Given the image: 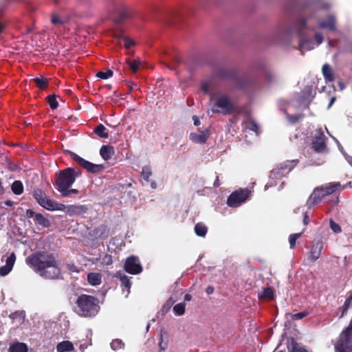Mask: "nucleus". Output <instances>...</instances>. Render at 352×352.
<instances>
[{
	"label": "nucleus",
	"mask_w": 352,
	"mask_h": 352,
	"mask_svg": "<svg viewBox=\"0 0 352 352\" xmlns=\"http://www.w3.org/2000/svg\"><path fill=\"white\" fill-rule=\"evenodd\" d=\"M184 300L186 301H190L191 300V296L190 294H186L184 296Z\"/></svg>",
	"instance_id": "54"
},
{
	"label": "nucleus",
	"mask_w": 352,
	"mask_h": 352,
	"mask_svg": "<svg viewBox=\"0 0 352 352\" xmlns=\"http://www.w3.org/2000/svg\"><path fill=\"white\" fill-rule=\"evenodd\" d=\"M322 74L327 82H331L334 80V73L331 67L328 64H324L322 68Z\"/></svg>",
	"instance_id": "21"
},
{
	"label": "nucleus",
	"mask_w": 352,
	"mask_h": 352,
	"mask_svg": "<svg viewBox=\"0 0 352 352\" xmlns=\"http://www.w3.org/2000/svg\"><path fill=\"white\" fill-rule=\"evenodd\" d=\"M69 153L75 162L91 173H98L102 169L101 165L92 164L73 152L69 151Z\"/></svg>",
	"instance_id": "9"
},
{
	"label": "nucleus",
	"mask_w": 352,
	"mask_h": 352,
	"mask_svg": "<svg viewBox=\"0 0 352 352\" xmlns=\"http://www.w3.org/2000/svg\"><path fill=\"white\" fill-rule=\"evenodd\" d=\"M94 132L97 135L102 138H108V133L106 132V128L102 124H99L95 129Z\"/></svg>",
	"instance_id": "30"
},
{
	"label": "nucleus",
	"mask_w": 352,
	"mask_h": 352,
	"mask_svg": "<svg viewBox=\"0 0 352 352\" xmlns=\"http://www.w3.org/2000/svg\"><path fill=\"white\" fill-rule=\"evenodd\" d=\"M201 89L204 92H207L209 89L208 85H207L206 83L202 84Z\"/></svg>",
	"instance_id": "50"
},
{
	"label": "nucleus",
	"mask_w": 352,
	"mask_h": 352,
	"mask_svg": "<svg viewBox=\"0 0 352 352\" xmlns=\"http://www.w3.org/2000/svg\"><path fill=\"white\" fill-rule=\"evenodd\" d=\"M72 270H73V271L78 272L77 270H76V267H72Z\"/></svg>",
	"instance_id": "61"
},
{
	"label": "nucleus",
	"mask_w": 352,
	"mask_h": 352,
	"mask_svg": "<svg viewBox=\"0 0 352 352\" xmlns=\"http://www.w3.org/2000/svg\"><path fill=\"white\" fill-rule=\"evenodd\" d=\"M296 164V162L294 161H292V162H287L285 164V167H281L280 168H278V169H275L274 170L272 173H271V177H276L279 174H284V170L285 169H288L289 170H290Z\"/></svg>",
	"instance_id": "22"
},
{
	"label": "nucleus",
	"mask_w": 352,
	"mask_h": 352,
	"mask_svg": "<svg viewBox=\"0 0 352 352\" xmlns=\"http://www.w3.org/2000/svg\"><path fill=\"white\" fill-rule=\"evenodd\" d=\"M288 316H290L292 317V318L294 320H300L307 316V312H300V313L295 314L293 315L288 314Z\"/></svg>",
	"instance_id": "44"
},
{
	"label": "nucleus",
	"mask_w": 352,
	"mask_h": 352,
	"mask_svg": "<svg viewBox=\"0 0 352 352\" xmlns=\"http://www.w3.org/2000/svg\"><path fill=\"white\" fill-rule=\"evenodd\" d=\"M330 227L331 230L336 233H338L341 231L340 226L332 221H330Z\"/></svg>",
	"instance_id": "45"
},
{
	"label": "nucleus",
	"mask_w": 352,
	"mask_h": 352,
	"mask_svg": "<svg viewBox=\"0 0 352 352\" xmlns=\"http://www.w3.org/2000/svg\"><path fill=\"white\" fill-rule=\"evenodd\" d=\"M34 197L40 206L48 210L65 211L69 214H79L82 210V206H66L64 204H58L50 199L41 190H37L34 192Z\"/></svg>",
	"instance_id": "3"
},
{
	"label": "nucleus",
	"mask_w": 352,
	"mask_h": 352,
	"mask_svg": "<svg viewBox=\"0 0 352 352\" xmlns=\"http://www.w3.org/2000/svg\"><path fill=\"white\" fill-rule=\"evenodd\" d=\"M77 171L72 168H67L60 171L56 179L58 190L63 197H67L71 192L77 194L78 190L76 189H69L75 182L76 177L79 175Z\"/></svg>",
	"instance_id": "4"
},
{
	"label": "nucleus",
	"mask_w": 352,
	"mask_h": 352,
	"mask_svg": "<svg viewBox=\"0 0 352 352\" xmlns=\"http://www.w3.org/2000/svg\"><path fill=\"white\" fill-rule=\"evenodd\" d=\"M114 12L115 14L118 15L117 16L113 17V21L116 23H119L121 21L130 17L132 14V9L129 6L124 4L118 6Z\"/></svg>",
	"instance_id": "11"
},
{
	"label": "nucleus",
	"mask_w": 352,
	"mask_h": 352,
	"mask_svg": "<svg viewBox=\"0 0 352 352\" xmlns=\"http://www.w3.org/2000/svg\"><path fill=\"white\" fill-rule=\"evenodd\" d=\"M152 175V170L149 166H144L142 170V177L146 182L149 180L150 177Z\"/></svg>",
	"instance_id": "36"
},
{
	"label": "nucleus",
	"mask_w": 352,
	"mask_h": 352,
	"mask_svg": "<svg viewBox=\"0 0 352 352\" xmlns=\"http://www.w3.org/2000/svg\"><path fill=\"white\" fill-rule=\"evenodd\" d=\"M288 119L291 122H295L299 119V117L298 116H288Z\"/></svg>",
	"instance_id": "47"
},
{
	"label": "nucleus",
	"mask_w": 352,
	"mask_h": 352,
	"mask_svg": "<svg viewBox=\"0 0 352 352\" xmlns=\"http://www.w3.org/2000/svg\"><path fill=\"white\" fill-rule=\"evenodd\" d=\"M48 102H49L50 107L52 109H55L58 107V101L56 100L55 96H48Z\"/></svg>",
	"instance_id": "42"
},
{
	"label": "nucleus",
	"mask_w": 352,
	"mask_h": 352,
	"mask_svg": "<svg viewBox=\"0 0 352 352\" xmlns=\"http://www.w3.org/2000/svg\"><path fill=\"white\" fill-rule=\"evenodd\" d=\"M16 260V256L14 253H12L6 261V265L1 267H0V275L2 276H6L8 274L14 265V263Z\"/></svg>",
	"instance_id": "12"
},
{
	"label": "nucleus",
	"mask_w": 352,
	"mask_h": 352,
	"mask_svg": "<svg viewBox=\"0 0 352 352\" xmlns=\"http://www.w3.org/2000/svg\"><path fill=\"white\" fill-rule=\"evenodd\" d=\"M10 352H28V346L25 344L17 342L10 346Z\"/></svg>",
	"instance_id": "24"
},
{
	"label": "nucleus",
	"mask_w": 352,
	"mask_h": 352,
	"mask_svg": "<svg viewBox=\"0 0 352 352\" xmlns=\"http://www.w3.org/2000/svg\"><path fill=\"white\" fill-rule=\"evenodd\" d=\"M33 214H34L33 210H27L26 215H27L28 217L31 218V217H33Z\"/></svg>",
	"instance_id": "52"
},
{
	"label": "nucleus",
	"mask_w": 352,
	"mask_h": 352,
	"mask_svg": "<svg viewBox=\"0 0 352 352\" xmlns=\"http://www.w3.org/2000/svg\"><path fill=\"white\" fill-rule=\"evenodd\" d=\"M334 101H335V98H332L331 99V101H330V102H329V105H328V108H329V107L333 104V103L334 102Z\"/></svg>",
	"instance_id": "56"
},
{
	"label": "nucleus",
	"mask_w": 352,
	"mask_h": 352,
	"mask_svg": "<svg viewBox=\"0 0 352 352\" xmlns=\"http://www.w3.org/2000/svg\"><path fill=\"white\" fill-rule=\"evenodd\" d=\"M174 312L178 315H183L185 312V305L184 303H178L173 307Z\"/></svg>",
	"instance_id": "37"
},
{
	"label": "nucleus",
	"mask_w": 352,
	"mask_h": 352,
	"mask_svg": "<svg viewBox=\"0 0 352 352\" xmlns=\"http://www.w3.org/2000/svg\"><path fill=\"white\" fill-rule=\"evenodd\" d=\"M12 192L15 195H21L23 192V185L20 181H15L11 186Z\"/></svg>",
	"instance_id": "27"
},
{
	"label": "nucleus",
	"mask_w": 352,
	"mask_h": 352,
	"mask_svg": "<svg viewBox=\"0 0 352 352\" xmlns=\"http://www.w3.org/2000/svg\"><path fill=\"white\" fill-rule=\"evenodd\" d=\"M318 136L313 142V148L315 151L322 152L324 149V135L320 131H317Z\"/></svg>",
	"instance_id": "15"
},
{
	"label": "nucleus",
	"mask_w": 352,
	"mask_h": 352,
	"mask_svg": "<svg viewBox=\"0 0 352 352\" xmlns=\"http://www.w3.org/2000/svg\"><path fill=\"white\" fill-rule=\"evenodd\" d=\"M206 293L208 294H211L214 292V288L211 286H208L207 288H206Z\"/></svg>",
	"instance_id": "49"
},
{
	"label": "nucleus",
	"mask_w": 352,
	"mask_h": 352,
	"mask_svg": "<svg viewBox=\"0 0 352 352\" xmlns=\"http://www.w3.org/2000/svg\"><path fill=\"white\" fill-rule=\"evenodd\" d=\"M74 346L70 341H62L56 346L57 352H71L74 351Z\"/></svg>",
	"instance_id": "20"
},
{
	"label": "nucleus",
	"mask_w": 352,
	"mask_h": 352,
	"mask_svg": "<svg viewBox=\"0 0 352 352\" xmlns=\"http://www.w3.org/2000/svg\"><path fill=\"white\" fill-rule=\"evenodd\" d=\"M349 162L351 164L352 166V159L351 160H349Z\"/></svg>",
	"instance_id": "63"
},
{
	"label": "nucleus",
	"mask_w": 352,
	"mask_h": 352,
	"mask_svg": "<svg viewBox=\"0 0 352 352\" xmlns=\"http://www.w3.org/2000/svg\"><path fill=\"white\" fill-rule=\"evenodd\" d=\"M120 279L122 283V285L126 289V296H127L129 294V289L131 285V283L130 281V278L128 277L126 275H122L119 273Z\"/></svg>",
	"instance_id": "25"
},
{
	"label": "nucleus",
	"mask_w": 352,
	"mask_h": 352,
	"mask_svg": "<svg viewBox=\"0 0 352 352\" xmlns=\"http://www.w3.org/2000/svg\"><path fill=\"white\" fill-rule=\"evenodd\" d=\"M100 154L105 161L109 160L114 154V148L109 145H104L100 148Z\"/></svg>",
	"instance_id": "19"
},
{
	"label": "nucleus",
	"mask_w": 352,
	"mask_h": 352,
	"mask_svg": "<svg viewBox=\"0 0 352 352\" xmlns=\"http://www.w3.org/2000/svg\"><path fill=\"white\" fill-rule=\"evenodd\" d=\"M307 28V19L300 18L293 24L282 27L276 36L280 42L285 44H289L294 39L300 37L299 50L302 54H304L316 47L314 41L311 39L301 37V34Z\"/></svg>",
	"instance_id": "1"
},
{
	"label": "nucleus",
	"mask_w": 352,
	"mask_h": 352,
	"mask_svg": "<svg viewBox=\"0 0 352 352\" xmlns=\"http://www.w3.org/2000/svg\"><path fill=\"white\" fill-rule=\"evenodd\" d=\"M335 349L336 352H352V323L340 335Z\"/></svg>",
	"instance_id": "6"
},
{
	"label": "nucleus",
	"mask_w": 352,
	"mask_h": 352,
	"mask_svg": "<svg viewBox=\"0 0 352 352\" xmlns=\"http://www.w3.org/2000/svg\"><path fill=\"white\" fill-rule=\"evenodd\" d=\"M334 101H335V98H332L331 99V101H330V102H329V105H328V108H329V107L333 104V103L334 102Z\"/></svg>",
	"instance_id": "55"
},
{
	"label": "nucleus",
	"mask_w": 352,
	"mask_h": 352,
	"mask_svg": "<svg viewBox=\"0 0 352 352\" xmlns=\"http://www.w3.org/2000/svg\"><path fill=\"white\" fill-rule=\"evenodd\" d=\"M245 127L249 130L254 131L256 133H258L259 132V126L255 122V121L252 120H248L245 122Z\"/></svg>",
	"instance_id": "28"
},
{
	"label": "nucleus",
	"mask_w": 352,
	"mask_h": 352,
	"mask_svg": "<svg viewBox=\"0 0 352 352\" xmlns=\"http://www.w3.org/2000/svg\"><path fill=\"white\" fill-rule=\"evenodd\" d=\"M307 100H309L313 97L312 91H311L310 88H307Z\"/></svg>",
	"instance_id": "48"
},
{
	"label": "nucleus",
	"mask_w": 352,
	"mask_h": 352,
	"mask_svg": "<svg viewBox=\"0 0 352 352\" xmlns=\"http://www.w3.org/2000/svg\"><path fill=\"white\" fill-rule=\"evenodd\" d=\"M111 347L113 351H119L124 349V344L121 340L116 339L111 342Z\"/></svg>",
	"instance_id": "32"
},
{
	"label": "nucleus",
	"mask_w": 352,
	"mask_h": 352,
	"mask_svg": "<svg viewBox=\"0 0 352 352\" xmlns=\"http://www.w3.org/2000/svg\"><path fill=\"white\" fill-rule=\"evenodd\" d=\"M33 80L41 89H44L47 84V79L43 76L34 78Z\"/></svg>",
	"instance_id": "33"
},
{
	"label": "nucleus",
	"mask_w": 352,
	"mask_h": 352,
	"mask_svg": "<svg viewBox=\"0 0 352 352\" xmlns=\"http://www.w3.org/2000/svg\"><path fill=\"white\" fill-rule=\"evenodd\" d=\"M323 248V243L322 241H316L314 243L310 250V258L312 261L317 260L321 254V251Z\"/></svg>",
	"instance_id": "16"
},
{
	"label": "nucleus",
	"mask_w": 352,
	"mask_h": 352,
	"mask_svg": "<svg viewBox=\"0 0 352 352\" xmlns=\"http://www.w3.org/2000/svg\"><path fill=\"white\" fill-rule=\"evenodd\" d=\"M87 281L92 286H97L102 283V275L98 272H91L87 274Z\"/></svg>",
	"instance_id": "18"
},
{
	"label": "nucleus",
	"mask_w": 352,
	"mask_h": 352,
	"mask_svg": "<svg viewBox=\"0 0 352 352\" xmlns=\"http://www.w3.org/2000/svg\"><path fill=\"white\" fill-rule=\"evenodd\" d=\"M208 138V134L207 131H198L197 132L192 133L190 135V140L197 144H203L206 142Z\"/></svg>",
	"instance_id": "14"
},
{
	"label": "nucleus",
	"mask_w": 352,
	"mask_h": 352,
	"mask_svg": "<svg viewBox=\"0 0 352 352\" xmlns=\"http://www.w3.org/2000/svg\"><path fill=\"white\" fill-rule=\"evenodd\" d=\"M234 108V104L229 97L224 94H221L217 97L212 109L213 112H219L223 114L230 113Z\"/></svg>",
	"instance_id": "7"
},
{
	"label": "nucleus",
	"mask_w": 352,
	"mask_h": 352,
	"mask_svg": "<svg viewBox=\"0 0 352 352\" xmlns=\"http://www.w3.org/2000/svg\"><path fill=\"white\" fill-rule=\"evenodd\" d=\"M26 263L41 276L47 278H55L60 274L55 258L50 254L38 253L26 258Z\"/></svg>",
	"instance_id": "2"
},
{
	"label": "nucleus",
	"mask_w": 352,
	"mask_h": 352,
	"mask_svg": "<svg viewBox=\"0 0 352 352\" xmlns=\"http://www.w3.org/2000/svg\"><path fill=\"white\" fill-rule=\"evenodd\" d=\"M350 306H352V296H351L345 300V302L342 307V312L340 317H342L346 314Z\"/></svg>",
	"instance_id": "40"
},
{
	"label": "nucleus",
	"mask_w": 352,
	"mask_h": 352,
	"mask_svg": "<svg viewBox=\"0 0 352 352\" xmlns=\"http://www.w3.org/2000/svg\"><path fill=\"white\" fill-rule=\"evenodd\" d=\"M151 188H153V189H155V188H157V185H156V184H155V182H152V183L151 184Z\"/></svg>",
	"instance_id": "58"
},
{
	"label": "nucleus",
	"mask_w": 352,
	"mask_h": 352,
	"mask_svg": "<svg viewBox=\"0 0 352 352\" xmlns=\"http://www.w3.org/2000/svg\"><path fill=\"white\" fill-rule=\"evenodd\" d=\"M319 27L324 29H327L331 31L336 30V21L333 15H329L328 17L319 23Z\"/></svg>",
	"instance_id": "13"
},
{
	"label": "nucleus",
	"mask_w": 352,
	"mask_h": 352,
	"mask_svg": "<svg viewBox=\"0 0 352 352\" xmlns=\"http://www.w3.org/2000/svg\"><path fill=\"white\" fill-rule=\"evenodd\" d=\"M326 188V194H331L336 190H338L340 187V183H329L328 184L324 185Z\"/></svg>",
	"instance_id": "31"
},
{
	"label": "nucleus",
	"mask_w": 352,
	"mask_h": 352,
	"mask_svg": "<svg viewBox=\"0 0 352 352\" xmlns=\"http://www.w3.org/2000/svg\"><path fill=\"white\" fill-rule=\"evenodd\" d=\"M104 262L107 265L111 263V258L110 256H105L104 258Z\"/></svg>",
	"instance_id": "51"
},
{
	"label": "nucleus",
	"mask_w": 352,
	"mask_h": 352,
	"mask_svg": "<svg viewBox=\"0 0 352 352\" xmlns=\"http://www.w3.org/2000/svg\"><path fill=\"white\" fill-rule=\"evenodd\" d=\"M292 352H305V351L302 350L301 349H294Z\"/></svg>",
	"instance_id": "57"
},
{
	"label": "nucleus",
	"mask_w": 352,
	"mask_h": 352,
	"mask_svg": "<svg viewBox=\"0 0 352 352\" xmlns=\"http://www.w3.org/2000/svg\"><path fill=\"white\" fill-rule=\"evenodd\" d=\"M3 29V25L0 23V33L1 32Z\"/></svg>",
	"instance_id": "60"
},
{
	"label": "nucleus",
	"mask_w": 352,
	"mask_h": 352,
	"mask_svg": "<svg viewBox=\"0 0 352 352\" xmlns=\"http://www.w3.org/2000/svg\"><path fill=\"white\" fill-rule=\"evenodd\" d=\"M51 22L54 25L60 27L66 23V19L60 17L56 14H52L51 15Z\"/></svg>",
	"instance_id": "26"
},
{
	"label": "nucleus",
	"mask_w": 352,
	"mask_h": 352,
	"mask_svg": "<svg viewBox=\"0 0 352 352\" xmlns=\"http://www.w3.org/2000/svg\"><path fill=\"white\" fill-rule=\"evenodd\" d=\"M325 191H326V188L324 186L318 187L314 190V191L310 196V199H312L314 202H317L322 197L329 195V194H326Z\"/></svg>",
	"instance_id": "17"
},
{
	"label": "nucleus",
	"mask_w": 352,
	"mask_h": 352,
	"mask_svg": "<svg viewBox=\"0 0 352 352\" xmlns=\"http://www.w3.org/2000/svg\"><path fill=\"white\" fill-rule=\"evenodd\" d=\"M193 120L195 125L198 126L200 124V121L197 116H193Z\"/></svg>",
	"instance_id": "53"
},
{
	"label": "nucleus",
	"mask_w": 352,
	"mask_h": 352,
	"mask_svg": "<svg viewBox=\"0 0 352 352\" xmlns=\"http://www.w3.org/2000/svg\"><path fill=\"white\" fill-rule=\"evenodd\" d=\"M315 44L316 46L320 45L323 41V35L320 32H316L314 35Z\"/></svg>",
	"instance_id": "43"
},
{
	"label": "nucleus",
	"mask_w": 352,
	"mask_h": 352,
	"mask_svg": "<svg viewBox=\"0 0 352 352\" xmlns=\"http://www.w3.org/2000/svg\"><path fill=\"white\" fill-rule=\"evenodd\" d=\"M304 223H305V225H307V224L308 223V220H307V217H305V219H304Z\"/></svg>",
	"instance_id": "59"
},
{
	"label": "nucleus",
	"mask_w": 352,
	"mask_h": 352,
	"mask_svg": "<svg viewBox=\"0 0 352 352\" xmlns=\"http://www.w3.org/2000/svg\"><path fill=\"white\" fill-rule=\"evenodd\" d=\"M127 65L132 70L133 72H136L138 69L140 68L142 63L140 60H128L126 61Z\"/></svg>",
	"instance_id": "29"
},
{
	"label": "nucleus",
	"mask_w": 352,
	"mask_h": 352,
	"mask_svg": "<svg viewBox=\"0 0 352 352\" xmlns=\"http://www.w3.org/2000/svg\"><path fill=\"white\" fill-rule=\"evenodd\" d=\"M159 346H160V350L164 351L167 348L168 344L166 342H164L162 340V341L159 344Z\"/></svg>",
	"instance_id": "46"
},
{
	"label": "nucleus",
	"mask_w": 352,
	"mask_h": 352,
	"mask_svg": "<svg viewBox=\"0 0 352 352\" xmlns=\"http://www.w3.org/2000/svg\"><path fill=\"white\" fill-rule=\"evenodd\" d=\"M113 71L108 69L106 72H99L97 73L96 76L100 79H108L113 76Z\"/></svg>",
	"instance_id": "38"
},
{
	"label": "nucleus",
	"mask_w": 352,
	"mask_h": 352,
	"mask_svg": "<svg viewBox=\"0 0 352 352\" xmlns=\"http://www.w3.org/2000/svg\"><path fill=\"white\" fill-rule=\"evenodd\" d=\"M35 219L38 223L45 227H47L50 225V221L45 217L41 214H36L35 215Z\"/></svg>",
	"instance_id": "34"
},
{
	"label": "nucleus",
	"mask_w": 352,
	"mask_h": 352,
	"mask_svg": "<svg viewBox=\"0 0 352 352\" xmlns=\"http://www.w3.org/2000/svg\"><path fill=\"white\" fill-rule=\"evenodd\" d=\"M76 304V312L81 316H94L97 314L99 310L98 300L91 296H80L78 298Z\"/></svg>",
	"instance_id": "5"
},
{
	"label": "nucleus",
	"mask_w": 352,
	"mask_h": 352,
	"mask_svg": "<svg viewBox=\"0 0 352 352\" xmlns=\"http://www.w3.org/2000/svg\"><path fill=\"white\" fill-rule=\"evenodd\" d=\"M195 232L196 234L201 237H204L208 232V228L207 226L202 223H198L195 226Z\"/></svg>",
	"instance_id": "23"
},
{
	"label": "nucleus",
	"mask_w": 352,
	"mask_h": 352,
	"mask_svg": "<svg viewBox=\"0 0 352 352\" xmlns=\"http://www.w3.org/2000/svg\"><path fill=\"white\" fill-rule=\"evenodd\" d=\"M250 191L242 189L232 192L227 200V204L231 207H238L250 197Z\"/></svg>",
	"instance_id": "8"
},
{
	"label": "nucleus",
	"mask_w": 352,
	"mask_h": 352,
	"mask_svg": "<svg viewBox=\"0 0 352 352\" xmlns=\"http://www.w3.org/2000/svg\"><path fill=\"white\" fill-rule=\"evenodd\" d=\"M302 233L300 232V233H296V234H291L290 236H289V244H290V248L292 249L295 247L296 245V241L301 236Z\"/></svg>",
	"instance_id": "41"
},
{
	"label": "nucleus",
	"mask_w": 352,
	"mask_h": 352,
	"mask_svg": "<svg viewBox=\"0 0 352 352\" xmlns=\"http://www.w3.org/2000/svg\"><path fill=\"white\" fill-rule=\"evenodd\" d=\"M214 185H215V186H218V185H219V184H218V182H214Z\"/></svg>",
	"instance_id": "64"
},
{
	"label": "nucleus",
	"mask_w": 352,
	"mask_h": 352,
	"mask_svg": "<svg viewBox=\"0 0 352 352\" xmlns=\"http://www.w3.org/2000/svg\"><path fill=\"white\" fill-rule=\"evenodd\" d=\"M124 270L131 274H138L142 271V267L137 256H131L126 259Z\"/></svg>",
	"instance_id": "10"
},
{
	"label": "nucleus",
	"mask_w": 352,
	"mask_h": 352,
	"mask_svg": "<svg viewBox=\"0 0 352 352\" xmlns=\"http://www.w3.org/2000/svg\"><path fill=\"white\" fill-rule=\"evenodd\" d=\"M258 296L260 298L273 299L274 298L273 290L271 288H265L263 289L262 294H258Z\"/></svg>",
	"instance_id": "35"
},
{
	"label": "nucleus",
	"mask_w": 352,
	"mask_h": 352,
	"mask_svg": "<svg viewBox=\"0 0 352 352\" xmlns=\"http://www.w3.org/2000/svg\"><path fill=\"white\" fill-rule=\"evenodd\" d=\"M72 270H73V271L78 272L77 270H76V267H72Z\"/></svg>",
	"instance_id": "62"
},
{
	"label": "nucleus",
	"mask_w": 352,
	"mask_h": 352,
	"mask_svg": "<svg viewBox=\"0 0 352 352\" xmlns=\"http://www.w3.org/2000/svg\"><path fill=\"white\" fill-rule=\"evenodd\" d=\"M122 42L125 48L129 49L131 46L135 45V41L128 37H123L120 38V43Z\"/></svg>",
	"instance_id": "39"
}]
</instances>
